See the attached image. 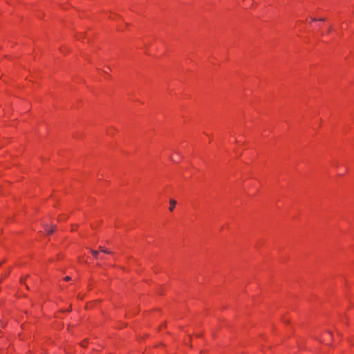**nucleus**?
<instances>
[{"instance_id":"7ed1b4c3","label":"nucleus","mask_w":354,"mask_h":354,"mask_svg":"<svg viewBox=\"0 0 354 354\" xmlns=\"http://www.w3.org/2000/svg\"><path fill=\"white\" fill-rule=\"evenodd\" d=\"M92 253H93V255L95 257L97 258V255H98V254H99V252H98L97 251L93 250V251H92Z\"/></svg>"},{"instance_id":"39448f33","label":"nucleus","mask_w":354,"mask_h":354,"mask_svg":"<svg viewBox=\"0 0 354 354\" xmlns=\"http://www.w3.org/2000/svg\"><path fill=\"white\" fill-rule=\"evenodd\" d=\"M66 280H68V279H69V277H66Z\"/></svg>"},{"instance_id":"20e7f679","label":"nucleus","mask_w":354,"mask_h":354,"mask_svg":"<svg viewBox=\"0 0 354 354\" xmlns=\"http://www.w3.org/2000/svg\"><path fill=\"white\" fill-rule=\"evenodd\" d=\"M102 252L105 254H109L110 252L109 250H102Z\"/></svg>"},{"instance_id":"f257e3e1","label":"nucleus","mask_w":354,"mask_h":354,"mask_svg":"<svg viewBox=\"0 0 354 354\" xmlns=\"http://www.w3.org/2000/svg\"><path fill=\"white\" fill-rule=\"evenodd\" d=\"M45 230L46 231V232H47L48 234H51V233H53V232L54 229H53L52 227L46 226V227H45Z\"/></svg>"},{"instance_id":"f03ea898","label":"nucleus","mask_w":354,"mask_h":354,"mask_svg":"<svg viewBox=\"0 0 354 354\" xmlns=\"http://www.w3.org/2000/svg\"><path fill=\"white\" fill-rule=\"evenodd\" d=\"M170 203H171L170 211H172L174 207V206H175V205H176V201H174V200H171L170 201Z\"/></svg>"}]
</instances>
